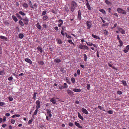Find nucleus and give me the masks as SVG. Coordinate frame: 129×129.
Listing matches in <instances>:
<instances>
[{
  "instance_id": "obj_39",
  "label": "nucleus",
  "mask_w": 129,
  "mask_h": 129,
  "mask_svg": "<svg viewBox=\"0 0 129 129\" xmlns=\"http://www.w3.org/2000/svg\"><path fill=\"white\" fill-rule=\"evenodd\" d=\"M84 61H87V55L86 54H84Z\"/></svg>"
},
{
  "instance_id": "obj_1",
  "label": "nucleus",
  "mask_w": 129,
  "mask_h": 129,
  "mask_svg": "<svg viewBox=\"0 0 129 129\" xmlns=\"http://www.w3.org/2000/svg\"><path fill=\"white\" fill-rule=\"evenodd\" d=\"M77 6V5L74 1L72 2L71 4L70 9L71 11L73 12L74 11L75 9Z\"/></svg>"
},
{
  "instance_id": "obj_10",
  "label": "nucleus",
  "mask_w": 129,
  "mask_h": 129,
  "mask_svg": "<svg viewBox=\"0 0 129 129\" xmlns=\"http://www.w3.org/2000/svg\"><path fill=\"white\" fill-rule=\"evenodd\" d=\"M78 18L79 20H81V11L80 10H79L78 11Z\"/></svg>"
},
{
  "instance_id": "obj_31",
  "label": "nucleus",
  "mask_w": 129,
  "mask_h": 129,
  "mask_svg": "<svg viewBox=\"0 0 129 129\" xmlns=\"http://www.w3.org/2000/svg\"><path fill=\"white\" fill-rule=\"evenodd\" d=\"M37 94V92H35L34 94L33 98L35 100H36V96Z\"/></svg>"
},
{
  "instance_id": "obj_58",
  "label": "nucleus",
  "mask_w": 129,
  "mask_h": 129,
  "mask_svg": "<svg viewBox=\"0 0 129 129\" xmlns=\"http://www.w3.org/2000/svg\"><path fill=\"white\" fill-rule=\"evenodd\" d=\"M65 11L66 12H68L69 11V9L68 7H66L65 8Z\"/></svg>"
},
{
  "instance_id": "obj_43",
  "label": "nucleus",
  "mask_w": 129,
  "mask_h": 129,
  "mask_svg": "<svg viewBox=\"0 0 129 129\" xmlns=\"http://www.w3.org/2000/svg\"><path fill=\"white\" fill-rule=\"evenodd\" d=\"M87 44L88 45L92 46L93 45V44L90 42H86Z\"/></svg>"
},
{
  "instance_id": "obj_48",
  "label": "nucleus",
  "mask_w": 129,
  "mask_h": 129,
  "mask_svg": "<svg viewBox=\"0 0 129 129\" xmlns=\"http://www.w3.org/2000/svg\"><path fill=\"white\" fill-rule=\"evenodd\" d=\"M13 78L12 76L9 77L8 78V80L9 81H11L13 80Z\"/></svg>"
},
{
  "instance_id": "obj_26",
  "label": "nucleus",
  "mask_w": 129,
  "mask_h": 129,
  "mask_svg": "<svg viewBox=\"0 0 129 129\" xmlns=\"http://www.w3.org/2000/svg\"><path fill=\"white\" fill-rule=\"evenodd\" d=\"M19 37L20 39H22L24 37V35L23 34H20L19 35Z\"/></svg>"
},
{
  "instance_id": "obj_37",
  "label": "nucleus",
  "mask_w": 129,
  "mask_h": 129,
  "mask_svg": "<svg viewBox=\"0 0 129 129\" xmlns=\"http://www.w3.org/2000/svg\"><path fill=\"white\" fill-rule=\"evenodd\" d=\"M68 85L67 83H64L63 84V88H66L68 87Z\"/></svg>"
},
{
  "instance_id": "obj_19",
  "label": "nucleus",
  "mask_w": 129,
  "mask_h": 129,
  "mask_svg": "<svg viewBox=\"0 0 129 129\" xmlns=\"http://www.w3.org/2000/svg\"><path fill=\"white\" fill-rule=\"evenodd\" d=\"M78 117L82 120H83L84 119L83 117L81 116L80 113L79 112L78 113Z\"/></svg>"
},
{
  "instance_id": "obj_25",
  "label": "nucleus",
  "mask_w": 129,
  "mask_h": 129,
  "mask_svg": "<svg viewBox=\"0 0 129 129\" xmlns=\"http://www.w3.org/2000/svg\"><path fill=\"white\" fill-rule=\"evenodd\" d=\"M29 4H30V6L32 8L34 9V8L33 7L32 5V3H31L30 1H29Z\"/></svg>"
},
{
  "instance_id": "obj_14",
  "label": "nucleus",
  "mask_w": 129,
  "mask_h": 129,
  "mask_svg": "<svg viewBox=\"0 0 129 129\" xmlns=\"http://www.w3.org/2000/svg\"><path fill=\"white\" fill-rule=\"evenodd\" d=\"M54 61L56 63H59L61 61V60L59 59L58 58H56L54 60Z\"/></svg>"
},
{
  "instance_id": "obj_18",
  "label": "nucleus",
  "mask_w": 129,
  "mask_h": 129,
  "mask_svg": "<svg viewBox=\"0 0 129 129\" xmlns=\"http://www.w3.org/2000/svg\"><path fill=\"white\" fill-rule=\"evenodd\" d=\"M36 26L39 29H41V27L39 25V22H38L37 23V24H36Z\"/></svg>"
},
{
  "instance_id": "obj_16",
  "label": "nucleus",
  "mask_w": 129,
  "mask_h": 129,
  "mask_svg": "<svg viewBox=\"0 0 129 129\" xmlns=\"http://www.w3.org/2000/svg\"><path fill=\"white\" fill-rule=\"evenodd\" d=\"M92 36L93 38H95V39H99V40H100V38L99 37H98V36L94 35H93V34H92Z\"/></svg>"
},
{
  "instance_id": "obj_3",
  "label": "nucleus",
  "mask_w": 129,
  "mask_h": 129,
  "mask_svg": "<svg viewBox=\"0 0 129 129\" xmlns=\"http://www.w3.org/2000/svg\"><path fill=\"white\" fill-rule=\"evenodd\" d=\"M78 48H79L83 50H88V47L82 44H80L79 45Z\"/></svg>"
},
{
  "instance_id": "obj_8",
  "label": "nucleus",
  "mask_w": 129,
  "mask_h": 129,
  "mask_svg": "<svg viewBox=\"0 0 129 129\" xmlns=\"http://www.w3.org/2000/svg\"><path fill=\"white\" fill-rule=\"evenodd\" d=\"M118 30L122 34H125V31L123 29L121 28H119L118 29Z\"/></svg>"
},
{
  "instance_id": "obj_4",
  "label": "nucleus",
  "mask_w": 129,
  "mask_h": 129,
  "mask_svg": "<svg viewBox=\"0 0 129 129\" xmlns=\"http://www.w3.org/2000/svg\"><path fill=\"white\" fill-rule=\"evenodd\" d=\"M86 25L87 26V29H89L91 27L92 24L91 22L89 21H86Z\"/></svg>"
},
{
  "instance_id": "obj_12",
  "label": "nucleus",
  "mask_w": 129,
  "mask_h": 129,
  "mask_svg": "<svg viewBox=\"0 0 129 129\" xmlns=\"http://www.w3.org/2000/svg\"><path fill=\"white\" fill-rule=\"evenodd\" d=\"M75 124L76 126H77L78 128H82V127L80 125L79 123L77 122H75Z\"/></svg>"
},
{
  "instance_id": "obj_33",
  "label": "nucleus",
  "mask_w": 129,
  "mask_h": 129,
  "mask_svg": "<svg viewBox=\"0 0 129 129\" xmlns=\"http://www.w3.org/2000/svg\"><path fill=\"white\" fill-rule=\"evenodd\" d=\"M119 42L120 45H119V46L120 47L122 46L123 45V42L121 40L119 41Z\"/></svg>"
},
{
  "instance_id": "obj_45",
  "label": "nucleus",
  "mask_w": 129,
  "mask_h": 129,
  "mask_svg": "<svg viewBox=\"0 0 129 129\" xmlns=\"http://www.w3.org/2000/svg\"><path fill=\"white\" fill-rule=\"evenodd\" d=\"M71 81L73 83H74L75 82V80L74 78H71Z\"/></svg>"
},
{
  "instance_id": "obj_49",
  "label": "nucleus",
  "mask_w": 129,
  "mask_h": 129,
  "mask_svg": "<svg viewBox=\"0 0 129 129\" xmlns=\"http://www.w3.org/2000/svg\"><path fill=\"white\" fill-rule=\"evenodd\" d=\"M108 112L110 114H112L113 113V112L112 110H109Z\"/></svg>"
},
{
  "instance_id": "obj_59",
  "label": "nucleus",
  "mask_w": 129,
  "mask_h": 129,
  "mask_svg": "<svg viewBox=\"0 0 129 129\" xmlns=\"http://www.w3.org/2000/svg\"><path fill=\"white\" fill-rule=\"evenodd\" d=\"M117 40L119 41L121 40H120V39L119 38V35H118L117 36Z\"/></svg>"
},
{
  "instance_id": "obj_63",
  "label": "nucleus",
  "mask_w": 129,
  "mask_h": 129,
  "mask_svg": "<svg viewBox=\"0 0 129 129\" xmlns=\"http://www.w3.org/2000/svg\"><path fill=\"white\" fill-rule=\"evenodd\" d=\"M127 49H125L123 50V52L125 53H127L128 52V50H127Z\"/></svg>"
},
{
  "instance_id": "obj_53",
  "label": "nucleus",
  "mask_w": 129,
  "mask_h": 129,
  "mask_svg": "<svg viewBox=\"0 0 129 129\" xmlns=\"http://www.w3.org/2000/svg\"><path fill=\"white\" fill-rule=\"evenodd\" d=\"M66 36L67 38L69 39H71L72 38L71 37V36H69L68 35H66Z\"/></svg>"
},
{
  "instance_id": "obj_60",
  "label": "nucleus",
  "mask_w": 129,
  "mask_h": 129,
  "mask_svg": "<svg viewBox=\"0 0 129 129\" xmlns=\"http://www.w3.org/2000/svg\"><path fill=\"white\" fill-rule=\"evenodd\" d=\"M87 8H88V9L89 10H91V8H90V6L89 5V6H87Z\"/></svg>"
},
{
  "instance_id": "obj_30",
  "label": "nucleus",
  "mask_w": 129,
  "mask_h": 129,
  "mask_svg": "<svg viewBox=\"0 0 129 129\" xmlns=\"http://www.w3.org/2000/svg\"><path fill=\"white\" fill-rule=\"evenodd\" d=\"M19 13L23 16H25V14L22 11H19Z\"/></svg>"
},
{
  "instance_id": "obj_5",
  "label": "nucleus",
  "mask_w": 129,
  "mask_h": 129,
  "mask_svg": "<svg viewBox=\"0 0 129 129\" xmlns=\"http://www.w3.org/2000/svg\"><path fill=\"white\" fill-rule=\"evenodd\" d=\"M47 114L49 115V117H51L52 116L51 111L49 109H46Z\"/></svg>"
},
{
  "instance_id": "obj_17",
  "label": "nucleus",
  "mask_w": 129,
  "mask_h": 129,
  "mask_svg": "<svg viewBox=\"0 0 129 129\" xmlns=\"http://www.w3.org/2000/svg\"><path fill=\"white\" fill-rule=\"evenodd\" d=\"M0 38H1L2 39H4L6 41H7V39L4 36H0Z\"/></svg>"
},
{
  "instance_id": "obj_57",
  "label": "nucleus",
  "mask_w": 129,
  "mask_h": 129,
  "mask_svg": "<svg viewBox=\"0 0 129 129\" xmlns=\"http://www.w3.org/2000/svg\"><path fill=\"white\" fill-rule=\"evenodd\" d=\"M36 107L37 108V109H38L40 107V105H37Z\"/></svg>"
},
{
  "instance_id": "obj_35",
  "label": "nucleus",
  "mask_w": 129,
  "mask_h": 129,
  "mask_svg": "<svg viewBox=\"0 0 129 129\" xmlns=\"http://www.w3.org/2000/svg\"><path fill=\"white\" fill-rule=\"evenodd\" d=\"M38 109H36L35 110V111L34 112V113L33 114V117H34L33 115H36V114L38 112Z\"/></svg>"
},
{
  "instance_id": "obj_50",
  "label": "nucleus",
  "mask_w": 129,
  "mask_h": 129,
  "mask_svg": "<svg viewBox=\"0 0 129 129\" xmlns=\"http://www.w3.org/2000/svg\"><path fill=\"white\" fill-rule=\"evenodd\" d=\"M5 103L3 102H0V106H2L4 105Z\"/></svg>"
},
{
  "instance_id": "obj_23",
  "label": "nucleus",
  "mask_w": 129,
  "mask_h": 129,
  "mask_svg": "<svg viewBox=\"0 0 129 129\" xmlns=\"http://www.w3.org/2000/svg\"><path fill=\"white\" fill-rule=\"evenodd\" d=\"M12 17L13 19L15 21V22H17L18 21V19L14 15H13Z\"/></svg>"
},
{
  "instance_id": "obj_21",
  "label": "nucleus",
  "mask_w": 129,
  "mask_h": 129,
  "mask_svg": "<svg viewBox=\"0 0 129 129\" xmlns=\"http://www.w3.org/2000/svg\"><path fill=\"white\" fill-rule=\"evenodd\" d=\"M37 49L38 51H40L41 53H42L43 52V50L42 48L40 47H37Z\"/></svg>"
},
{
  "instance_id": "obj_46",
  "label": "nucleus",
  "mask_w": 129,
  "mask_h": 129,
  "mask_svg": "<svg viewBox=\"0 0 129 129\" xmlns=\"http://www.w3.org/2000/svg\"><path fill=\"white\" fill-rule=\"evenodd\" d=\"M117 93L119 95L121 94H122V92L121 91H118L117 92Z\"/></svg>"
},
{
  "instance_id": "obj_62",
  "label": "nucleus",
  "mask_w": 129,
  "mask_h": 129,
  "mask_svg": "<svg viewBox=\"0 0 129 129\" xmlns=\"http://www.w3.org/2000/svg\"><path fill=\"white\" fill-rule=\"evenodd\" d=\"M61 34L63 36L64 35V34L63 33V30H61Z\"/></svg>"
},
{
  "instance_id": "obj_6",
  "label": "nucleus",
  "mask_w": 129,
  "mask_h": 129,
  "mask_svg": "<svg viewBox=\"0 0 129 129\" xmlns=\"http://www.w3.org/2000/svg\"><path fill=\"white\" fill-rule=\"evenodd\" d=\"M23 20L24 23L25 24L27 25L28 24L29 20L27 17H25L24 19H23Z\"/></svg>"
},
{
  "instance_id": "obj_7",
  "label": "nucleus",
  "mask_w": 129,
  "mask_h": 129,
  "mask_svg": "<svg viewBox=\"0 0 129 129\" xmlns=\"http://www.w3.org/2000/svg\"><path fill=\"white\" fill-rule=\"evenodd\" d=\"M25 61L27 62L30 63L31 64L32 63V62L31 60L29 58H26L25 59Z\"/></svg>"
},
{
  "instance_id": "obj_40",
  "label": "nucleus",
  "mask_w": 129,
  "mask_h": 129,
  "mask_svg": "<svg viewBox=\"0 0 129 129\" xmlns=\"http://www.w3.org/2000/svg\"><path fill=\"white\" fill-rule=\"evenodd\" d=\"M86 87L88 90H89L90 88V84H88L87 85Z\"/></svg>"
},
{
  "instance_id": "obj_29",
  "label": "nucleus",
  "mask_w": 129,
  "mask_h": 129,
  "mask_svg": "<svg viewBox=\"0 0 129 129\" xmlns=\"http://www.w3.org/2000/svg\"><path fill=\"white\" fill-rule=\"evenodd\" d=\"M19 23L22 26H23L24 25V23L21 20L19 21Z\"/></svg>"
},
{
  "instance_id": "obj_64",
  "label": "nucleus",
  "mask_w": 129,
  "mask_h": 129,
  "mask_svg": "<svg viewBox=\"0 0 129 129\" xmlns=\"http://www.w3.org/2000/svg\"><path fill=\"white\" fill-rule=\"evenodd\" d=\"M126 49L128 50H129V45L127 46L126 47Z\"/></svg>"
},
{
  "instance_id": "obj_61",
  "label": "nucleus",
  "mask_w": 129,
  "mask_h": 129,
  "mask_svg": "<svg viewBox=\"0 0 129 129\" xmlns=\"http://www.w3.org/2000/svg\"><path fill=\"white\" fill-rule=\"evenodd\" d=\"M6 126V124H4L2 125V126L3 127H5Z\"/></svg>"
},
{
  "instance_id": "obj_42",
  "label": "nucleus",
  "mask_w": 129,
  "mask_h": 129,
  "mask_svg": "<svg viewBox=\"0 0 129 129\" xmlns=\"http://www.w3.org/2000/svg\"><path fill=\"white\" fill-rule=\"evenodd\" d=\"M36 103L37 105H40V102L39 100L37 101L36 102Z\"/></svg>"
},
{
  "instance_id": "obj_38",
  "label": "nucleus",
  "mask_w": 129,
  "mask_h": 129,
  "mask_svg": "<svg viewBox=\"0 0 129 129\" xmlns=\"http://www.w3.org/2000/svg\"><path fill=\"white\" fill-rule=\"evenodd\" d=\"M105 3L107 5H109L110 4V2L109 1L106 0L105 1Z\"/></svg>"
},
{
  "instance_id": "obj_27",
  "label": "nucleus",
  "mask_w": 129,
  "mask_h": 129,
  "mask_svg": "<svg viewBox=\"0 0 129 129\" xmlns=\"http://www.w3.org/2000/svg\"><path fill=\"white\" fill-rule=\"evenodd\" d=\"M100 11L102 13L104 14H105L106 13V12L103 9H102L100 10Z\"/></svg>"
},
{
  "instance_id": "obj_13",
  "label": "nucleus",
  "mask_w": 129,
  "mask_h": 129,
  "mask_svg": "<svg viewBox=\"0 0 129 129\" xmlns=\"http://www.w3.org/2000/svg\"><path fill=\"white\" fill-rule=\"evenodd\" d=\"M50 101L54 104H55L56 103V101L53 98H52L50 100Z\"/></svg>"
},
{
  "instance_id": "obj_32",
  "label": "nucleus",
  "mask_w": 129,
  "mask_h": 129,
  "mask_svg": "<svg viewBox=\"0 0 129 129\" xmlns=\"http://www.w3.org/2000/svg\"><path fill=\"white\" fill-rule=\"evenodd\" d=\"M16 15L17 17L19 18L21 20H23L22 17L18 14H16Z\"/></svg>"
},
{
  "instance_id": "obj_36",
  "label": "nucleus",
  "mask_w": 129,
  "mask_h": 129,
  "mask_svg": "<svg viewBox=\"0 0 129 129\" xmlns=\"http://www.w3.org/2000/svg\"><path fill=\"white\" fill-rule=\"evenodd\" d=\"M121 82L122 83V84L124 85V86H126V82L124 80H122L121 81Z\"/></svg>"
},
{
  "instance_id": "obj_9",
  "label": "nucleus",
  "mask_w": 129,
  "mask_h": 129,
  "mask_svg": "<svg viewBox=\"0 0 129 129\" xmlns=\"http://www.w3.org/2000/svg\"><path fill=\"white\" fill-rule=\"evenodd\" d=\"M81 111L84 113L86 114H88V113L87 110L84 108H82L81 109Z\"/></svg>"
},
{
  "instance_id": "obj_47",
  "label": "nucleus",
  "mask_w": 129,
  "mask_h": 129,
  "mask_svg": "<svg viewBox=\"0 0 129 129\" xmlns=\"http://www.w3.org/2000/svg\"><path fill=\"white\" fill-rule=\"evenodd\" d=\"M77 73L78 75H79L80 73V70L78 69L77 70Z\"/></svg>"
},
{
  "instance_id": "obj_52",
  "label": "nucleus",
  "mask_w": 129,
  "mask_h": 129,
  "mask_svg": "<svg viewBox=\"0 0 129 129\" xmlns=\"http://www.w3.org/2000/svg\"><path fill=\"white\" fill-rule=\"evenodd\" d=\"M8 99H9V100L10 101H12L13 100V98L11 97H9Z\"/></svg>"
},
{
  "instance_id": "obj_34",
  "label": "nucleus",
  "mask_w": 129,
  "mask_h": 129,
  "mask_svg": "<svg viewBox=\"0 0 129 129\" xmlns=\"http://www.w3.org/2000/svg\"><path fill=\"white\" fill-rule=\"evenodd\" d=\"M104 32L105 35H107L108 34V31L106 30H104Z\"/></svg>"
},
{
  "instance_id": "obj_22",
  "label": "nucleus",
  "mask_w": 129,
  "mask_h": 129,
  "mask_svg": "<svg viewBox=\"0 0 129 129\" xmlns=\"http://www.w3.org/2000/svg\"><path fill=\"white\" fill-rule=\"evenodd\" d=\"M98 108L101 110H102L103 111H105V110L104 109V108L100 106H98Z\"/></svg>"
},
{
  "instance_id": "obj_15",
  "label": "nucleus",
  "mask_w": 129,
  "mask_h": 129,
  "mask_svg": "<svg viewBox=\"0 0 129 129\" xmlns=\"http://www.w3.org/2000/svg\"><path fill=\"white\" fill-rule=\"evenodd\" d=\"M73 90L75 92H80L81 91V90L80 89L75 88Z\"/></svg>"
},
{
  "instance_id": "obj_55",
  "label": "nucleus",
  "mask_w": 129,
  "mask_h": 129,
  "mask_svg": "<svg viewBox=\"0 0 129 129\" xmlns=\"http://www.w3.org/2000/svg\"><path fill=\"white\" fill-rule=\"evenodd\" d=\"M59 23H63V21L61 19H59L58 21Z\"/></svg>"
},
{
  "instance_id": "obj_20",
  "label": "nucleus",
  "mask_w": 129,
  "mask_h": 129,
  "mask_svg": "<svg viewBox=\"0 0 129 129\" xmlns=\"http://www.w3.org/2000/svg\"><path fill=\"white\" fill-rule=\"evenodd\" d=\"M57 40V42L58 44H61L62 43V41L60 39H58Z\"/></svg>"
},
{
  "instance_id": "obj_28",
  "label": "nucleus",
  "mask_w": 129,
  "mask_h": 129,
  "mask_svg": "<svg viewBox=\"0 0 129 129\" xmlns=\"http://www.w3.org/2000/svg\"><path fill=\"white\" fill-rule=\"evenodd\" d=\"M48 18V17L46 15L44 16H43V21H45Z\"/></svg>"
},
{
  "instance_id": "obj_51",
  "label": "nucleus",
  "mask_w": 129,
  "mask_h": 129,
  "mask_svg": "<svg viewBox=\"0 0 129 129\" xmlns=\"http://www.w3.org/2000/svg\"><path fill=\"white\" fill-rule=\"evenodd\" d=\"M11 122L12 124H14V123L15 121L14 120L12 119V120H11Z\"/></svg>"
},
{
  "instance_id": "obj_11",
  "label": "nucleus",
  "mask_w": 129,
  "mask_h": 129,
  "mask_svg": "<svg viewBox=\"0 0 129 129\" xmlns=\"http://www.w3.org/2000/svg\"><path fill=\"white\" fill-rule=\"evenodd\" d=\"M67 92L68 93L71 95H74V92L70 90H67Z\"/></svg>"
},
{
  "instance_id": "obj_44",
  "label": "nucleus",
  "mask_w": 129,
  "mask_h": 129,
  "mask_svg": "<svg viewBox=\"0 0 129 129\" xmlns=\"http://www.w3.org/2000/svg\"><path fill=\"white\" fill-rule=\"evenodd\" d=\"M47 11L46 10L44 11L42 13V15H45Z\"/></svg>"
},
{
  "instance_id": "obj_54",
  "label": "nucleus",
  "mask_w": 129,
  "mask_h": 129,
  "mask_svg": "<svg viewBox=\"0 0 129 129\" xmlns=\"http://www.w3.org/2000/svg\"><path fill=\"white\" fill-rule=\"evenodd\" d=\"M69 125L71 126H72L73 124L72 123L70 122L69 124Z\"/></svg>"
},
{
  "instance_id": "obj_2",
  "label": "nucleus",
  "mask_w": 129,
  "mask_h": 129,
  "mask_svg": "<svg viewBox=\"0 0 129 129\" xmlns=\"http://www.w3.org/2000/svg\"><path fill=\"white\" fill-rule=\"evenodd\" d=\"M117 11L119 13H121L124 14H126V12L125 10H123L121 8H118L117 9Z\"/></svg>"
},
{
  "instance_id": "obj_41",
  "label": "nucleus",
  "mask_w": 129,
  "mask_h": 129,
  "mask_svg": "<svg viewBox=\"0 0 129 129\" xmlns=\"http://www.w3.org/2000/svg\"><path fill=\"white\" fill-rule=\"evenodd\" d=\"M38 63L39 64L41 65H43L44 63L43 62V61H39L38 62Z\"/></svg>"
},
{
  "instance_id": "obj_56",
  "label": "nucleus",
  "mask_w": 129,
  "mask_h": 129,
  "mask_svg": "<svg viewBox=\"0 0 129 129\" xmlns=\"http://www.w3.org/2000/svg\"><path fill=\"white\" fill-rule=\"evenodd\" d=\"M33 120H29L28 121V123L29 124H30L31 123Z\"/></svg>"
},
{
  "instance_id": "obj_24",
  "label": "nucleus",
  "mask_w": 129,
  "mask_h": 129,
  "mask_svg": "<svg viewBox=\"0 0 129 129\" xmlns=\"http://www.w3.org/2000/svg\"><path fill=\"white\" fill-rule=\"evenodd\" d=\"M25 8H27L28 7V5L26 3H24L22 5Z\"/></svg>"
}]
</instances>
